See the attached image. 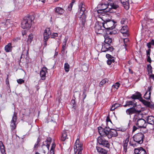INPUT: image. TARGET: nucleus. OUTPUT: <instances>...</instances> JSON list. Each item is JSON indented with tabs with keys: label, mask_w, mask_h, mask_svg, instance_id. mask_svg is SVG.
<instances>
[{
	"label": "nucleus",
	"mask_w": 154,
	"mask_h": 154,
	"mask_svg": "<svg viewBox=\"0 0 154 154\" xmlns=\"http://www.w3.org/2000/svg\"><path fill=\"white\" fill-rule=\"evenodd\" d=\"M85 5L82 3H81L79 6V9L78 12L76 14V16L82 18V24L84 25L86 21V16L85 13Z\"/></svg>",
	"instance_id": "7ed1b4c3"
},
{
	"label": "nucleus",
	"mask_w": 154,
	"mask_h": 154,
	"mask_svg": "<svg viewBox=\"0 0 154 154\" xmlns=\"http://www.w3.org/2000/svg\"><path fill=\"white\" fill-rule=\"evenodd\" d=\"M51 139L50 137H48L46 140L43 142V144L42 145V148L43 152L45 154L49 151V147L51 142Z\"/></svg>",
	"instance_id": "0eeeda50"
},
{
	"label": "nucleus",
	"mask_w": 154,
	"mask_h": 154,
	"mask_svg": "<svg viewBox=\"0 0 154 154\" xmlns=\"http://www.w3.org/2000/svg\"><path fill=\"white\" fill-rule=\"evenodd\" d=\"M151 51V50L150 49H149L148 50L146 51V56H148V55H150V52Z\"/></svg>",
	"instance_id": "5fc2aeb1"
},
{
	"label": "nucleus",
	"mask_w": 154,
	"mask_h": 154,
	"mask_svg": "<svg viewBox=\"0 0 154 154\" xmlns=\"http://www.w3.org/2000/svg\"><path fill=\"white\" fill-rule=\"evenodd\" d=\"M97 13L99 14L101 13V14H100L99 16L100 17V18H101L103 16V15L105 14V13H102L103 12H104L103 11V10H102L101 9H99L97 10Z\"/></svg>",
	"instance_id": "a19ab883"
},
{
	"label": "nucleus",
	"mask_w": 154,
	"mask_h": 154,
	"mask_svg": "<svg viewBox=\"0 0 154 154\" xmlns=\"http://www.w3.org/2000/svg\"><path fill=\"white\" fill-rule=\"evenodd\" d=\"M150 77L154 80V74L150 75Z\"/></svg>",
	"instance_id": "052dcab7"
},
{
	"label": "nucleus",
	"mask_w": 154,
	"mask_h": 154,
	"mask_svg": "<svg viewBox=\"0 0 154 154\" xmlns=\"http://www.w3.org/2000/svg\"><path fill=\"white\" fill-rule=\"evenodd\" d=\"M47 69L46 67H44L41 71L40 75L42 80H45V79L46 74L47 72Z\"/></svg>",
	"instance_id": "aec40b11"
},
{
	"label": "nucleus",
	"mask_w": 154,
	"mask_h": 154,
	"mask_svg": "<svg viewBox=\"0 0 154 154\" xmlns=\"http://www.w3.org/2000/svg\"><path fill=\"white\" fill-rule=\"evenodd\" d=\"M147 124L146 121L143 119H138L137 121L136 125L141 128L140 131L143 133H146L147 132L146 128Z\"/></svg>",
	"instance_id": "423d86ee"
},
{
	"label": "nucleus",
	"mask_w": 154,
	"mask_h": 154,
	"mask_svg": "<svg viewBox=\"0 0 154 154\" xmlns=\"http://www.w3.org/2000/svg\"><path fill=\"white\" fill-rule=\"evenodd\" d=\"M115 32H109V34L111 35L113 33L114 34L116 33V31H114Z\"/></svg>",
	"instance_id": "338daca9"
},
{
	"label": "nucleus",
	"mask_w": 154,
	"mask_h": 154,
	"mask_svg": "<svg viewBox=\"0 0 154 154\" xmlns=\"http://www.w3.org/2000/svg\"><path fill=\"white\" fill-rule=\"evenodd\" d=\"M40 139L39 137H38V138L37 139L36 142L35 143V144L34 145V149H36L39 146V144L40 142Z\"/></svg>",
	"instance_id": "72a5a7b5"
},
{
	"label": "nucleus",
	"mask_w": 154,
	"mask_h": 154,
	"mask_svg": "<svg viewBox=\"0 0 154 154\" xmlns=\"http://www.w3.org/2000/svg\"><path fill=\"white\" fill-rule=\"evenodd\" d=\"M66 40L63 43V46H62V52H64L65 51L66 49Z\"/></svg>",
	"instance_id": "58836bf2"
},
{
	"label": "nucleus",
	"mask_w": 154,
	"mask_h": 154,
	"mask_svg": "<svg viewBox=\"0 0 154 154\" xmlns=\"http://www.w3.org/2000/svg\"><path fill=\"white\" fill-rule=\"evenodd\" d=\"M6 83L7 84H9V82L8 81V75L7 78L6 79Z\"/></svg>",
	"instance_id": "0e129e2a"
},
{
	"label": "nucleus",
	"mask_w": 154,
	"mask_h": 154,
	"mask_svg": "<svg viewBox=\"0 0 154 154\" xmlns=\"http://www.w3.org/2000/svg\"><path fill=\"white\" fill-rule=\"evenodd\" d=\"M102 24L103 23H97L95 24L94 29L97 33L101 34L103 32L105 29Z\"/></svg>",
	"instance_id": "f8f14e48"
},
{
	"label": "nucleus",
	"mask_w": 154,
	"mask_h": 154,
	"mask_svg": "<svg viewBox=\"0 0 154 154\" xmlns=\"http://www.w3.org/2000/svg\"><path fill=\"white\" fill-rule=\"evenodd\" d=\"M86 91L85 90H84L82 94L83 100H84L86 98L87 96Z\"/></svg>",
	"instance_id": "c03bdc74"
},
{
	"label": "nucleus",
	"mask_w": 154,
	"mask_h": 154,
	"mask_svg": "<svg viewBox=\"0 0 154 154\" xmlns=\"http://www.w3.org/2000/svg\"><path fill=\"white\" fill-rule=\"evenodd\" d=\"M0 149L1 152L4 154L5 152V146L2 141H0Z\"/></svg>",
	"instance_id": "c85d7f7f"
},
{
	"label": "nucleus",
	"mask_w": 154,
	"mask_h": 154,
	"mask_svg": "<svg viewBox=\"0 0 154 154\" xmlns=\"http://www.w3.org/2000/svg\"><path fill=\"white\" fill-rule=\"evenodd\" d=\"M116 108H115V107H114L112 105V106L110 109L111 110V111L114 110Z\"/></svg>",
	"instance_id": "680f3d73"
},
{
	"label": "nucleus",
	"mask_w": 154,
	"mask_h": 154,
	"mask_svg": "<svg viewBox=\"0 0 154 154\" xmlns=\"http://www.w3.org/2000/svg\"><path fill=\"white\" fill-rule=\"evenodd\" d=\"M135 107H132L127 109L126 111V114L131 116L133 114L140 113L141 112V111L136 109Z\"/></svg>",
	"instance_id": "ddd939ff"
},
{
	"label": "nucleus",
	"mask_w": 154,
	"mask_h": 154,
	"mask_svg": "<svg viewBox=\"0 0 154 154\" xmlns=\"http://www.w3.org/2000/svg\"><path fill=\"white\" fill-rule=\"evenodd\" d=\"M83 148L82 144L80 142L79 138H77L75 142L74 147V152L77 154H81Z\"/></svg>",
	"instance_id": "6e6552de"
},
{
	"label": "nucleus",
	"mask_w": 154,
	"mask_h": 154,
	"mask_svg": "<svg viewBox=\"0 0 154 154\" xmlns=\"http://www.w3.org/2000/svg\"><path fill=\"white\" fill-rule=\"evenodd\" d=\"M108 16L107 14L103 15V16L101 18V19L103 21V22L102 23V26H104V29L106 30H112L115 28V24L116 23L113 21L106 19L105 18Z\"/></svg>",
	"instance_id": "f03ea898"
},
{
	"label": "nucleus",
	"mask_w": 154,
	"mask_h": 154,
	"mask_svg": "<svg viewBox=\"0 0 154 154\" xmlns=\"http://www.w3.org/2000/svg\"><path fill=\"white\" fill-rule=\"evenodd\" d=\"M106 136H101L99 137L97 139V142L100 145H102L104 146L109 148V144L108 141L106 140L103 138L104 137Z\"/></svg>",
	"instance_id": "9d476101"
},
{
	"label": "nucleus",
	"mask_w": 154,
	"mask_h": 154,
	"mask_svg": "<svg viewBox=\"0 0 154 154\" xmlns=\"http://www.w3.org/2000/svg\"><path fill=\"white\" fill-rule=\"evenodd\" d=\"M108 81V80L107 79H105L102 80L99 83V86L101 87L103 85L107 83Z\"/></svg>",
	"instance_id": "7c9ffc66"
},
{
	"label": "nucleus",
	"mask_w": 154,
	"mask_h": 154,
	"mask_svg": "<svg viewBox=\"0 0 154 154\" xmlns=\"http://www.w3.org/2000/svg\"><path fill=\"white\" fill-rule=\"evenodd\" d=\"M106 121L107 122H111V121L109 118V117L108 116H107V117H106Z\"/></svg>",
	"instance_id": "13d9d810"
},
{
	"label": "nucleus",
	"mask_w": 154,
	"mask_h": 154,
	"mask_svg": "<svg viewBox=\"0 0 154 154\" xmlns=\"http://www.w3.org/2000/svg\"><path fill=\"white\" fill-rule=\"evenodd\" d=\"M121 32L122 33H126L128 32L127 26H122L120 30Z\"/></svg>",
	"instance_id": "c756f323"
},
{
	"label": "nucleus",
	"mask_w": 154,
	"mask_h": 154,
	"mask_svg": "<svg viewBox=\"0 0 154 154\" xmlns=\"http://www.w3.org/2000/svg\"><path fill=\"white\" fill-rule=\"evenodd\" d=\"M17 113L14 112L13 116L12 117V119L11 122V126L12 127V129L13 130L16 127V125L15 122L17 121Z\"/></svg>",
	"instance_id": "2eb2a0df"
},
{
	"label": "nucleus",
	"mask_w": 154,
	"mask_h": 154,
	"mask_svg": "<svg viewBox=\"0 0 154 154\" xmlns=\"http://www.w3.org/2000/svg\"><path fill=\"white\" fill-rule=\"evenodd\" d=\"M75 2V0H72V2L69 4L68 7V10L70 11L71 10L73 5L74 3Z\"/></svg>",
	"instance_id": "e433bc0d"
},
{
	"label": "nucleus",
	"mask_w": 154,
	"mask_h": 154,
	"mask_svg": "<svg viewBox=\"0 0 154 154\" xmlns=\"http://www.w3.org/2000/svg\"><path fill=\"white\" fill-rule=\"evenodd\" d=\"M146 120L149 124L152 125L154 124V117L153 116H148Z\"/></svg>",
	"instance_id": "393cba45"
},
{
	"label": "nucleus",
	"mask_w": 154,
	"mask_h": 154,
	"mask_svg": "<svg viewBox=\"0 0 154 154\" xmlns=\"http://www.w3.org/2000/svg\"><path fill=\"white\" fill-rule=\"evenodd\" d=\"M113 50V48L112 46L110 44L105 43L102 44L101 49L102 51L105 52L108 51H112Z\"/></svg>",
	"instance_id": "4468645a"
},
{
	"label": "nucleus",
	"mask_w": 154,
	"mask_h": 154,
	"mask_svg": "<svg viewBox=\"0 0 154 154\" xmlns=\"http://www.w3.org/2000/svg\"><path fill=\"white\" fill-rule=\"evenodd\" d=\"M64 11V10L62 8L59 7H57L56 8L55 12L60 14H62Z\"/></svg>",
	"instance_id": "cd10ccee"
},
{
	"label": "nucleus",
	"mask_w": 154,
	"mask_h": 154,
	"mask_svg": "<svg viewBox=\"0 0 154 154\" xmlns=\"http://www.w3.org/2000/svg\"><path fill=\"white\" fill-rule=\"evenodd\" d=\"M150 90V88L149 87L148 91L146 92L143 96V97L147 100H149L150 98L151 92Z\"/></svg>",
	"instance_id": "5701e85b"
},
{
	"label": "nucleus",
	"mask_w": 154,
	"mask_h": 154,
	"mask_svg": "<svg viewBox=\"0 0 154 154\" xmlns=\"http://www.w3.org/2000/svg\"><path fill=\"white\" fill-rule=\"evenodd\" d=\"M67 135L66 131H63L62 133L61 139L62 141H64L67 139Z\"/></svg>",
	"instance_id": "a878e982"
},
{
	"label": "nucleus",
	"mask_w": 154,
	"mask_h": 154,
	"mask_svg": "<svg viewBox=\"0 0 154 154\" xmlns=\"http://www.w3.org/2000/svg\"><path fill=\"white\" fill-rule=\"evenodd\" d=\"M150 42L152 45H154V40L153 39H152L151 40Z\"/></svg>",
	"instance_id": "e2e57ef3"
},
{
	"label": "nucleus",
	"mask_w": 154,
	"mask_h": 154,
	"mask_svg": "<svg viewBox=\"0 0 154 154\" xmlns=\"http://www.w3.org/2000/svg\"><path fill=\"white\" fill-rule=\"evenodd\" d=\"M71 103L72 104H73V108L75 106H74V105H75V100H72L71 101Z\"/></svg>",
	"instance_id": "6e6d98bb"
},
{
	"label": "nucleus",
	"mask_w": 154,
	"mask_h": 154,
	"mask_svg": "<svg viewBox=\"0 0 154 154\" xmlns=\"http://www.w3.org/2000/svg\"><path fill=\"white\" fill-rule=\"evenodd\" d=\"M147 62H149L150 63H151V60L150 58V57L149 56V55H148V56H147Z\"/></svg>",
	"instance_id": "603ef678"
},
{
	"label": "nucleus",
	"mask_w": 154,
	"mask_h": 154,
	"mask_svg": "<svg viewBox=\"0 0 154 154\" xmlns=\"http://www.w3.org/2000/svg\"><path fill=\"white\" fill-rule=\"evenodd\" d=\"M113 106L115 107V108H116L118 107H119V104L118 103H115L113 104H112Z\"/></svg>",
	"instance_id": "09e8293b"
},
{
	"label": "nucleus",
	"mask_w": 154,
	"mask_h": 154,
	"mask_svg": "<svg viewBox=\"0 0 154 154\" xmlns=\"http://www.w3.org/2000/svg\"><path fill=\"white\" fill-rule=\"evenodd\" d=\"M55 144L54 143H52V146L51 148V149L54 150L55 147Z\"/></svg>",
	"instance_id": "3c124183"
},
{
	"label": "nucleus",
	"mask_w": 154,
	"mask_h": 154,
	"mask_svg": "<svg viewBox=\"0 0 154 154\" xmlns=\"http://www.w3.org/2000/svg\"><path fill=\"white\" fill-rule=\"evenodd\" d=\"M112 40L111 38L107 36L105 37L104 43L111 44L112 43Z\"/></svg>",
	"instance_id": "bb28decb"
},
{
	"label": "nucleus",
	"mask_w": 154,
	"mask_h": 154,
	"mask_svg": "<svg viewBox=\"0 0 154 154\" xmlns=\"http://www.w3.org/2000/svg\"><path fill=\"white\" fill-rule=\"evenodd\" d=\"M34 18L32 16L26 17L22 21L21 25L23 29H29L32 25V23Z\"/></svg>",
	"instance_id": "39448f33"
},
{
	"label": "nucleus",
	"mask_w": 154,
	"mask_h": 154,
	"mask_svg": "<svg viewBox=\"0 0 154 154\" xmlns=\"http://www.w3.org/2000/svg\"><path fill=\"white\" fill-rule=\"evenodd\" d=\"M121 3L122 4L125 8L128 10L129 8L128 0H120Z\"/></svg>",
	"instance_id": "4be33fe9"
},
{
	"label": "nucleus",
	"mask_w": 154,
	"mask_h": 154,
	"mask_svg": "<svg viewBox=\"0 0 154 154\" xmlns=\"http://www.w3.org/2000/svg\"><path fill=\"white\" fill-rule=\"evenodd\" d=\"M130 98L133 100L138 99L140 101L146 106L149 107L150 106V103L143 99L142 94L139 92H136L135 94H132Z\"/></svg>",
	"instance_id": "20e7f679"
},
{
	"label": "nucleus",
	"mask_w": 154,
	"mask_h": 154,
	"mask_svg": "<svg viewBox=\"0 0 154 154\" xmlns=\"http://www.w3.org/2000/svg\"><path fill=\"white\" fill-rule=\"evenodd\" d=\"M124 151H125V152H126V151H127V147H124Z\"/></svg>",
	"instance_id": "774afa93"
},
{
	"label": "nucleus",
	"mask_w": 154,
	"mask_h": 154,
	"mask_svg": "<svg viewBox=\"0 0 154 154\" xmlns=\"http://www.w3.org/2000/svg\"><path fill=\"white\" fill-rule=\"evenodd\" d=\"M97 7L99 8H100L103 11L107 12H109V6H108V4H101L98 5Z\"/></svg>",
	"instance_id": "dca6fc26"
},
{
	"label": "nucleus",
	"mask_w": 154,
	"mask_h": 154,
	"mask_svg": "<svg viewBox=\"0 0 154 154\" xmlns=\"http://www.w3.org/2000/svg\"><path fill=\"white\" fill-rule=\"evenodd\" d=\"M121 23L122 24H125L127 23V20L126 19L122 18L121 20Z\"/></svg>",
	"instance_id": "37998d69"
},
{
	"label": "nucleus",
	"mask_w": 154,
	"mask_h": 154,
	"mask_svg": "<svg viewBox=\"0 0 154 154\" xmlns=\"http://www.w3.org/2000/svg\"><path fill=\"white\" fill-rule=\"evenodd\" d=\"M134 153L136 154H147L145 150L141 147L139 148L135 149Z\"/></svg>",
	"instance_id": "6ab92c4d"
},
{
	"label": "nucleus",
	"mask_w": 154,
	"mask_h": 154,
	"mask_svg": "<svg viewBox=\"0 0 154 154\" xmlns=\"http://www.w3.org/2000/svg\"><path fill=\"white\" fill-rule=\"evenodd\" d=\"M152 67L150 64L147 65V69L148 74H150L152 73Z\"/></svg>",
	"instance_id": "2f4dec72"
},
{
	"label": "nucleus",
	"mask_w": 154,
	"mask_h": 154,
	"mask_svg": "<svg viewBox=\"0 0 154 154\" xmlns=\"http://www.w3.org/2000/svg\"><path fill=\"white\" fill-rule=\"evenodd\" d=\"M115 62L114 58L112 59H109L107 61V63L108 65H110L112 63H114Z\"/></svg>",
	"instance_id": "79ce46f5"
},
{
	"label": "nucleus",
	"mask_w": 154,
	"mask_h": 154,
	"mask_svg": "<svg viewBox=\"0 0 154 154\" xmlns=\"http://www.w3.org/2000/svg\"><path fill=\"white\" fill-rule=\"evenodd\" d=\"M123 41L125 44V48L126 49V50L127 47V46L128 45L129 40L128 38H125L124 39Z\"/></svg>",
	"instance_id": "4c0bfd02"
},
{
	"label": "nucleus",
	"mask_w": 154,
	"mask_h": 154,
	"mask_svg": "<svg viewBox=\"0 0 154 154\" xmlns=\"http://www.w3.org/2000/svg\"><path fill=\"white\" fill-rule=\"evenodd\" d=\"M17 82L20 84H21L24 82V81L22 79H19L17 80Z\"/></svg>",
	"instance_id": "a18cd8bd"
},
{
	"label": "nucleus",
	"mask_w": 154,
	"mask_h": 154,
	"mask_svg": "<svg viewBox=\"0 0 154 154\" xmlns=\"http://www.w3.org/2000/svg\"><path fill=\"white\" fill-rule=\"evenodd\" d=\"M108 6L109 9V12H111V10L112 9H116L119 7V6L116 2H110L108 3Z\"/></svg>",
	"instance_id": "a211bd4d"
},
{
	"label": "nucleus",
	"mask_w": 154,
	"mask_h": 154,
	"mask_svg": "<svg viewBox=\"0 0 154 154\" xmlns=\"http://www.w3.org/2000/svg\"><path fill=\"white\" fill-rule=\"evenodd\" d=\"M12 47L11 43H9L5 47V50L6 52H9L12 51Z\"/></svg>",
	"instance_id": "b1692460"
},
{
	"label": "nucleus",
	"mask_w": 154,
	"mask_h": 154,
	"mask_svg": "<svg viewBox=\"0 0 154 154\" xmlns=\"http://www.w3.org/2000/svg\"><path fill=\"white\" fill-rule=\"evenodd\" d=\"M120 85V84L119 82H117L114 85H112V88L114 89H117L119 87Z\"/></svg>",
	"instance_id": "c9c22d12"
},
{
	"label": "nucleus",
	"mask_w": 154,
	"mask_h": 154,
	"mask_svg": "<svg viewBox=\"0 0 154 154\" xmlns=\"http://www.w3.org/2000/svg\"><path fill=\"white\" fill-rule=\"evenodd\" d=\"M51 33V32L49 28H47L45 30L43 34L44 45L45 47L47 45V41L49 38L50 36Z\"/></svg>",
	"instance_id": "9b49d317"
},
{
	"label": "nucleus",
	"mask_w": 154,
	"mask_h": 154,
	"mask_svg": "<svg viewBox=\"0 0 154 154\" xmlns=\"http://www.w3.org/2000/svg\"><path fill=\"white\" fill-rule=\"evenodd\" d=\"M20 38L19 37H17L16 38H14L12 40L13 42H17L18 40H20Z\"/></svg>",
	"instance_id": "de8ad7c7"
},
{
	"label": "nucleus",
	"mask_w": 154,
	"mask_h": 154,
	"mask_svg": "<svg viewBox=\"0 0 154 154\" xmlns=\"http://www.w3.org/2000/svg\"><path fill=\"white\" fill-rule=\"evenodd\" d=\"M98 132L101 136H107L108 138H111L112 137H116L118 135L117 131L114 129H109L106 127L103 128L100 127L98 128Z\"/></svg>",
	"instance_id": "f257e3e1"
},
{
	"label": "nucleus",
	"mask_w": 154,
	"mask_h": 154,
	"mask_svg": "<svg viewBox=\"0 0 154 154\" xmlns=\"http://www.w3.org/2000/svg\"><path fill=\"white\" fill-rule=\"evenodd\" d=\"M33 38V35L30 34L29 35L27 41L28 44H30Z\"/></svg>",
	"instance_id": "473e14b6"
},
{
	"label": "nucleus",
	"mask_w": 154,
	"mask_h": 154,
	"mask_svg": "<svg viewBox=\"0 0 154 154\" xmlns=\"http://www.w3.org/2000/svg\"><path fill=\"white\" fill-rule=\"evenodd\" d=\"M151 45H151V43L150 42H149V43H148L147 44V46L148 48H149V49L151 48Z\"/></svg>",
	"instance_id": "864d4df0"
},
{
	"label": "nucleus",
	"mask_w": 154,
	"mask_h": 154,
	"mask_svg": "<svg viewBox=\"0 0 154 154\" xmlns=\"http://www.w3.org/2000/svg\"><path fill=\"white\" fill-rule=\"evenodd\" d=\"M96 149L97 152L100 154H106L108 151L102 148L96 146Z\"/></svg>",
	"instance_id": "412c9836"
},
{
	"label": "nucleus",
	"mask_w": 154,
	"mask_h": 154,
	"mask_svg": "<svg viewBox=\"0 0 154 154\" xmlns=\"http://www.w3.org/2000/svg\"><path fill=\"white\" fill-rule=\"evenodd\" d=\"M58 36V34L57 33H54L52 34L51 36V38H54L55 37H56Z\"/></svg>",
	"instance_id": "8fccbe9b"
},
{
	"label": "nucleus",
	"mask_w": 154,
	"mask_h": 154,
	"mask_svg": "<svg viewBox=\"0 0 154 154\" xmlns=\"http://www.w3.org/2000/svg\"><path fill=\"white\" fill-rule=\"evenodd\" d=\"M137 128H138L137 127H136V126H134L133 127V132L135 131L137 129Z\"/></svg>",
	"instance_id": "4d7b16f0"
},
{
	"label": "nucleus",
	"mask_w": 154,
	"mask_h": 154,
	"mask_svg": "<svg viewBox=\"0 0 154 154\" xmlns=\"http://www.w3.org/2000/svg\"><path fill=\"white\" fill-rule=\"evenodd\" d=\"M144 138V136L142 132L136 134L133 137L134 141L139 144L143 143Z\"/></svg>",
	"instance_id": "1a4fd4ad"
},
{
	"label": "nucleus",
	"mask_w": 154,
	"mask_h": 154,
	"mask_svg": "<svg viewBox=\"0 0 154 154\" xmlns=\"http://www.w3.org/2000/svg\"><path fill=\"white\" fill-rule=\"evenodd\" d=\"M64 67L65 71L66 72H68L69 71V65L67 63H66L64 64Z\"/></svg>",
	"instance_id": "f704fd0d"
},
{
	"label": "nucleus",
	"mask_w": 154,
	"mask_h": 154,
	"mask_svg": "<svg viewBox=\"0 0 154 154\" xmlns=\"http://www.w3.org/2000/svg\"><path fill=\"white\" fill-rule=\"evenodd\" d=\"M106 57L108 59L114 58L112 56L109 54H107L106 55Z\"/></svg>",
	"instance_id": "49530a36"
},
{
	"label": "nucleus",
	"mask_w": 154,
	"mask_h": 154,
	"mask_svg": "<svg viewBox=\"0 0 154 154\" xmlns=\"http://www.w3.org/2000/svg\"><path fill=\"white\" fill-rule=\"evenodd\" d=\"M134 100L132 101L128 100L125 102V104L123 105L124 107H126L133 106V107H136L137 106V103L135 102Z\"/></svg>",
	"instance_id": "f3484780"
},
{
	"label": "nucleus",
	"mask_w": 154,
	"mask_h": 154,
	"mask_svg": "<svg viewBox=\"0 0 154 154\" xmlns=\"http://www.w3.org/2000/svg\"><path fill=\"white\" fill-rule=\"evenodd\" d=\"M50 152V154H54V150L51 149Z\"/></svg>",
	"instance_id": "bf43d9fd"
},
{
	"label": "nucleus",
	"mask_w": 154,
	"mask_h": 154,
	"mask_svg": "<svg viewBox=\"0 0 154 154\" xmlns=\"http://www.w3.org/2000/svg\"><path fill=\"white\" fill-rule=\"evenodd\" d=\"M130 144L131 145L133 146H134L135 145V144L134 143H133L131 142V141H130L129 142Z\"/></svg>",
	"instance_id": "69168bd1"
},
{
	"label": "nucleus",
	"mask_w": 154,
	"mask_h": 154,
	"mask_svg": "<svg viewBox=\"0 0 154 154\" xmlns=\"http://www.w3.org/2000/svg\"><path fill=\"white\" fill-rule=\"evenodd\" d=\"M129 137H128L125 141L124 143L123 144V147H127L128 145V143L129 141Z\"/></svg>",
	"instance_id": "ea45409f"
}]
</instances>
